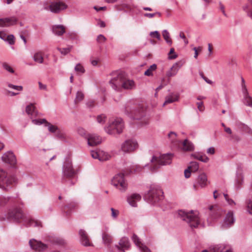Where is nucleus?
I'll return each mask as SVG.
<instances>
[{
    "label": "nucleus",
    "instance_id": "f257e3e1",
    "mask_svg": "<svg viewBox=\"0 0 252 252\" xmlns=\"http://www.w3.org/2000/svg\"><path fill=\"white\" fill-rule=\"evenodd\" d=\"M112 75L113 77L110 80L109 83L114 90L132 89L135 87L133 81L127 79L123 73L116 72L114 73Z\"/></svg>",
    "mask_w": 252,
    "mask_h": 252
},
{
    "label": "nucleus",
    "instance_id": "f03ea898",
    "mask_svg": "<svg viewBox=\"0 0 252 252\" xmlns=\"http://www.w3.org/2000/svg\"><path fill=\"white\" fill-rule=\"evenodd\" d=\"M7 218L8 219L14 220L16 221L23 220L27 223L28 226L42 227V223L40 221L31 219H27L22 210L19 208H15L14 209L9 210Z\"/></svg>",
    "mask_w": 252,
    "mask_h": 252
},
{
    "label": "nucleus",
    "instance_id": "7ed1b4c3",
    "mask_svg": "<svg viewBox=\"0 0 252 252\" xmlns=\"http://www.w3.org/2000/svg\"><path fill=\"white\" fill-rule=\"evenodd\" d=\"M125 112L132 119L138 121V123L142 126L146 125L149 123V118L146 116L143 110H134L132 106L127 105L125 107Z\"/></svg>",
    "mask_w": 252,
    "mask_h": 252
},
{
    "label": "nucleus",
    "instance_id": "20e7f679",
    "mask_svg": "<svg viewBox=\"0 0 252 252\" xmlns=\"http://www.w3.org/2000/svg\"><path fill=\"white\" fill-rule=\"evenodd\" d=\"M178 214L182 220L186 221L191 228L197 227L200 224L199 213L197 211L186 212L181 210Z\"/></svg>",
    "mask_w": 252,
    "mask_h": 252
},
{
    "label": "nucleus",
    "instance_id": "39448f33",
    "mask_svg": "<svg viewBox=\"0 0 252 252\" xmlns=\"http://www.w3.org/2000/svg\"><path fill=\"white\" fill-rule=\"evenodd\" d=\"M124 122L120 118L111 120L105 128L106 132L110 135H115L123 132L124 129Z\"/></svg>",
    "mask_w": 252,
    "mask_h": 252
},
{
    "label": "nucleus",
    "instance_id": "423d86ee",
    "mask_svg": "<svg viewBox=\"0 0 252 252\" xmlns=\"http://www.w3.org/2000/svg\"><path fill=\"white\" fill-rule=\"evenodd\" d=\"M16 178L0 168V188L5 191H9L16 182Z\"/></svg>",
    "mask_w": 252,
    "mask_h": 252
},
{
    "label": "nucleus",
    "instance_id": "0eeeda50",
    "mask_svg": "<svg viewBox=\"0 0 252 252\" xmlns=\"http://www.w3.org/2000/svg\"><path fill=\"white\" fill-rule=\"evenodd\" d=\"M172 157V155L169 154L162 155L159 158L154 156L151 160V171H156L161 165L170 164L171 162Z\"/></svg>",
    "mask_w": 252,
    "mask_h": 252
},
{
    "label": "nucleus",
    "instance_id": "6e6552de",
    "mask_svg": "<svg viewBox=\"0 0 252 252\" xmlns=\"http://www.w3.org/2000/svg\"><path fill=\"white\" fill-rule=\"evenodd\" d=\"M162 191L158 188H151L145 195V199L151 204L158 202L162 197Z\"/></svg>",
    "mask_w": 252,
    "mask_h": 252
},
{
    "label": "nucleus",
    "instance_id": "1a4fd4ad",
    "mask_svg": "<svg viewBox=\"0 0 252 252\" xmlns=\"http://www.w3.org/2000/svg\"><path fill=\"white\" fill-rule=\"evenodd\" d=\"M67 7V5L61 0H55L49 5L46 3L44 4V9L50 10L54 13H58L61 11L66 9Z\"/></svg>",
    "mask_w": 252,
    "mask_h": 252
},
{
    "label": "nucleus",
    "instance_id": "9d476101",
    "mask_svg": "<svg viewBox=\"0 0 252 252\" xmlns=\"http://www.w3.org/2000/svg\"><path fill=\"white\" fill-rule=\"evenodd\" d=\"M112 185L121 191H124L127 188V183L124 178V173L116 175L112 180Z\"/></svg>",
    "mask_w": 252,
    "mask_h": 252
},
{
    "label": "nucleus",
    "instance_id": "9b49d317",
    "mask_svg": "<svg viewBox=\"0 0 252 252\" xmlns=\"http://www.w3.org/2000/svg\"><path fill=\"white\" fill-rule=\"evenodd\" d=\"M138 147L136 141L133 139L126 140L121 145V150L126 153H130L136 150Z\"/></svg>",
    "mask_w": 252,
    "mask_h": 252
},
{
    "label": "nucleus",
    "instance_id": "f8f14e48",
    "mask_svg": "<svg viewBox=\"0 0 252 252\" xmlns=\"http://www.w3.org/2000/svg\"><path fill=\"white\" fill-rule=\"evenodd\" d=\"M75 172L73 169L71 160L69 159L66 160L63 165V178L71 179L75 176Z\"/></svg>",
    "mask_w": 252,
    "mask_h": 252
},
{
    "label": "nucleus",
    "instance_id": "ddd939ff",
    "mask_svg": "<svg viewBox=\"0 0 252 252\" xmlns=\"http://www.w3.org/2000/svg\"><path fill=\"white\" fill-rule=\"evenodd\" d=\"M184 63L185 62L182 61L178 62L175 63L170 69L167 71L166 76L168 78L167 80L168 83H169L170 82V78L174 76L177 74L178 70L183 65Z\"/></svg>",
    "mask_w": 252,
    "mask_h": 252
},
{
    "label": "nucleus",
    "instance_id": "4468645a",
    "mask_svg": "<svg viewBox=\"0 0 252 252\" xmlns=\"http://www.w3.org/2000/svg\"><path fill=\"white\" fill-rule=\"evenodd\" d=\"M2 161L11 166H14L17 163L16 157L14 154L9 152L5 153L2 157Z\"/></svg>",
    "mask_w": 252,
    "mask_h": 252
},
{
    "label": "nucleus",
    "instance_id": "2eb2a0df",
    "mask_svg": "<svg viewBox=\"0 0 252 252\" xmlns=\"http://www.w3.org/2000/svg\"><path fill=\"white\" fill-rule=\"evenodd\" d=\"M91 156L94 158L98 159L100 161H105L109 159L110 156L103 151H92Z\"/></svg>",
    "mask_w": 252,
    "mask_h": 252
},
{
    "label": "nucleus",
    "instance_id": "dca6fc26",
    "mask_svg": "<svg viewBox=\"0 0 252 252\" xmlns=\"http://www.w3.org/2000/svg\"><path fill=\"white\" fill-rule=\"evenodd\" d=\"M210 252H232V250L230 245L222 244L210 248Z\"/></svg>",
    "mask_w": 252,
    "mask_h": 252
},
{
    "label": "nucleus",
    "instance_id": "f3484780",
    "mask_svg": "<svg viewBox=\"0 0 252 252\" xmlns=\"http://www.w3.org/2000/svg\"><path fill=\"white\" fill-rule=\"evenodd\" d=\"M79 234L80 235L81 242L83 245L86 247L93 246L88 234L85 230L80 229L79 231Z\"/></svg>",
    "mask_w": 252,
    "mask_h": 252
},
{
    "label": "nucleus",
    "instance_id": "a211bd4d",
    "mask_svg": "<svg viewBox=\"0 0 252 252\" xmlns=\"http://www.w3.org/2000/svg\"><path fill=\"white\" fill-rule=\"evenodd\" d=\"M242 87L244 96V102L247 106L252 107V97L250 96L249 94L245 84V80L243 78H242Z\"/></svg>",
    "mask_w": 252,
    "mask_h": 252
},
{
    "label": "nucleus",
    "instance_id": "6ab92c4d",
    "mask_svg": "<svg viewBox=\"0 0 252 252\" xmlns=\"http://www.w3.org/2000/svg\"><path fill=\"white\" fill-rule=\"evenodd\" d=\"M29 243L32 249L39 252L44 251L47 248L46 244L34 239L31 240Z\"/></svg>",
    "mask_w": 252,
    "mask_h": 252
},
{
    "label": "nucleus",
    "instance_id": "aec40b11",
    "mask_svg": "<svg viewBox=\"0 0 252 252\" xmlns=\"http://www.w3.org/2000/svg\"><path fill=\"white\" fill-rule=\"evenodd\" d=\"M86 138L87 139L88 144L91 146L97 145L101 142V138L99 136L94 134H88Z\"/></svg>",
    "mask_w": 252,
    "mask_h": 252
},
{
    "label": "nucleus",
    "instance_id": "412c9836",
    "mask_svg": "<svg viewBox=\"0 0 252 252\" xmlns=\"http://www.w3.org/2000/svg\"><path fill=\"white\" fill-rule=\"evenodd\" d=\"M234 222L233 213L232 211H229L226 215L222 226L223 228H227L232 225Z\"/></svg>",
    "mask_w": 252,
    "mask_h": 252
},
{
    "label": "nucleus",
    "instance_id": "4be33fe9",
    "mask_svg": "<svg viewBox=\"0 0 252 252\" xmlns=\"http://www.w3.org/2000/svg\"><path fill=\"white\" fill-rule=\"evenodd\" d=\"M118 249L120 251L124 252L125 250H127L130 247V243L127 238H122L120 242L119 245L116 246Z\"/></svg>",
    "mask_w": 252,
    "mask_h": 252
},
{
    "label": "nucleus",
    "instance_id": "5701e85b",
    "mask_svg": "<svg viewBox=\"0 0 252 252\" xmlns=\"http://www.w3.org/2000/svg\"><path fill=\"white\" fill-rule=\"evenodd\" d=\"M141 199V196L139 194L133 193L127 197V202L132 207L137 206V202Z\"/></svg>",
    "mask_w": 252,
    "mask_h": 252
},
{
    "label": "nucleus",
    "instance_id": "b1692460",
    "mask_svg": "<svg viewBox=\"0 0 252 252\" xmlns=\"http://www.w3.org/2000/svg\"><path fill=\"white\" fill-rule=\"evenodd\" d=\"M197 182L198 185L202 188L206 187L209 183L208 181L206 174L204 173L200 174L198 176L197 179Z\"/></svg>",
    "mask_w": 252,
    "mask_h": 252
},
{
    "label": "nucleus",
    "instance_id": "393cba45",
    "mask_svg": "<svg viewBox=\"0 0 252 252\" xmlns=\"http://www.w3.org/2000/svg\"><path fill=\"white\" fill-rule=\"evenodd\" d=\"M132 240L135 245L139 248L141 252H151L150 250L140 241V239L135 234L132 236Z\"/></svg>",
    "mask_w": 252,
    "mask_h": 252
},
{
    "label": "nucleus",
    "instance_id": "a878e982",
    "mask_svg": "<svg viewBox=\"0 0 252 252\" xmlns=\"http://www.w3.org/2000/svg\"><path fill=\"white\" fill-rule=\"evenodd\" d=\"M17 21V19L14 17L9 18L0 19V26L8 27L12 26L15 24Z\"/></svg>",
    "mask_w": 252,
    "mask_h": 252
},
{
    "label": "nucleus",
    "instance_id": "bb28decb",
    "mask_svg": "<svg viewBox=\"0 0 252 252\" xmlns=\"http://www.w3.org/2000/svg\"><path fill=\"white\" fill-rule=\"evenodd\" d=\"M179 99V95L175 94H171L167 96L165 98V101L163 103V105L165 106V105L174 102L175 101H177Z\"/></svg>",
    "mask_w": 252,
    "mask_h": 252
},
{
    "label": "nucleus",
    "instance_id": "cd10ccee",
    "mask_svg": "<svg viewBox=\"0 0 252 252\" xmlns=\"http://www.w3.org/2000/svg\"><path fill=\"white\" fill-rule=\"evenodd\" d=\"M53 32L58 36L63 35L65 32L64 27L62 25L54 26L52 28Z\"/></svg>",
    "mask_w": 252,
    "mask_h": 252
},
{
    "label": "nucleus",
    "instance_id": "c85d7f7f",
    "mask_svg": "<svg viewBox=\"0 0 252 252\" xmlns=\"http://www.w3.org/2000/svg\"><path fill=\"white\" fill-rule=\"evenodd\" d=\"M39 124L46 123V126H48V130L51 132H56L58 133L59 132V130L56 126L52 125L51 124L48 123L45 120L42 119L40 120Z\"/></svg>",
    "mask_w": 252,
    "mask_h": 252
},
{
    "label": "nucleus",
    "instance_id": "c756f323",
    "mask_svg": "<svg viewBox=\"0 0 252 252\" xmlns=\"http://www.w3.org/2000/svg\"><path fill=\"white\" fill-rule=\"evenodd\" d=\"M183 150L185 151H191L194 149L193 144L188 140L186 139L182 143Z\"/></svg>",
    "mask_w": 252,
    "mask_h": 252
},
{
    "label": "nucleus",
    "instance_id": "7c9ffc66",
    "mask_svg": "<svg viewBox=\"0 0 252 252\" xmlns=\"http://www.w3.org/2000/svg\"><path fill=\"white\" fill-rule=\"evenodd\" d=\"M191 156L194 158L198 159L204 162H207L209 160V158L205 155L201 153H194L192 154Z\"/></svg>",
    "mask_w": 252,
    "mask_h": 252
},
{
    "label": "nucleus",
    "instance_id": "2f4dec72",
    "mask_svg": "<svg viewBox=\"0 0 252 252\" xmlns=\"http://www.w3.org/2000/svg\"><path fill=\"white\" fill-rule=\"evenodd\" d=\"M168 137L171 140V142L175 146H179L181 141L177 139V134L173 132H170L168 134Z\"/></svg>",
    "mask_w": 252,
    "mask_h": 252
},
{
    "label": "nucleus",
    "instance_id": "473e14b6",
    "mask_svg": "<svg viewBox=\"0 0 252 252\" xmlns=\"http://www.w3.org/2000/svg\"><path fill=\"white\" fill-rule=\"evenodd\" d=\"M102 240L104 243L107 246L111 244L112 242L111 236L106 232H104L102 234Z\"/></svg>",
    "mask_w": 252,
    "mask_h": 252
},
{
    "label": "nucleus",
    "instance_id": "72a5a7b5",
    "mask_svg": "<svg viewBox=\"0 0 252 252\" xmlns=\"http://www.w3.org/2000/svg\"><path fill=\"white\" fill-rule=\"evenodd\" d=\"M34 61L39 63H43V54L41 52H38L34 54L33 56Z\"/></svg>",
    "mask_w": 252,
    "mask_h": 252
},
{
    "label": "nucleus",
    "instance_id": "f704fd0d",
    "mask_svg": "<svg viewBox=\"0 0 252 252\" xmlns=\"http://www.w3.org/2000/svg\"><path fill=\"white\" fill-rule=\"evenodd\" d=\"M11 200V197L0 195V207L6 205Z\"/></svg>",
    "mask_w": 252,
    "mask_h": 252
},
{
    "label": "nucleus",
    "instance_id": "c9c22d12",
    "mask_svg": "<svg viewBox=\"0 0 252 252\" xmlns=\"http://www.w3.org/2000/svg\"><path fill=\"white\" fill-rule=\"evenodd\" d=\"M157 69V65L156 64H153L151 65L148 69L144 72V75L147 76H151L153 75V72Z\"/></svg>",
    "mask_w": 252,
    "mask_h": 252
},
{
    "label": "nucleus",
    "instance_id": "e433bc0d",
    "mask_svg": "<svg viewBox=\"0 0 252 252\" xmlns=\"http://www.w3.org/2000/svg\"><path fill=\"white\" fill-rule=\"evenodd\" d=\"M162 36L167 43L170 45L172 43V40L170 36V34L167 30H164L162 32Z\"/></svg>",
    "mask_w": 252,
    "mask_h": 252
},
{
    "label": "nucleus",
    "instance_id": "4c0bfd02",
    "mask_svg": "<svg viewBox=\"0 0 252 252\" xmlns=\"http://www.w3.org/2000/svg\"><path fill=\"white\" fill-rule=\"evenodd\" d=\"M35 109V107L34 106V105L33 104L31 103L26 107V112L28 115H32L33 114V113L34 112Z\"/></svg>",
    "mask_w": 252,
    "mask_h": 252
},
{
    "label": "nucleus",
    "instance_id": "58836bf2",
    "mask_svg": "<svg viewBox=\"0 0 252 252\" xmlns=\"http://www.w3.org/2000/svg\"><path fill=\"white\" fill-rule=\"evenodd\" d=\"M74 69L78 74H82L85 72L84 67L80 63L77 64Z\"/></svg>",
    "mask_w": 252,
    "mask_h": 252
},
{
    "label": "nucleus",
    "instance_id": "ea45409f",
    "mask_svg": "<svg viewBox=\"0 0 252 252\" xmlns=\"http://www.w3.org/2000/svg\"><path fill=\"white\" fill-rule=\"evenodd\" d=\"M188 168L192 171V172H194L197 171L199 168L198 163L196 162H191Z\"/></svg>",
    "mask_w": 252,
    "mask_h": 252
},
{
    "label": "nucleus",
    "instance_id": "a19ab883",
    "mask_svg": "<svg viewBox=\"0 0 252 252\" xmlns=\"http://www.w3.org/2000/svg\"><path fill=\"white\" fill-rule=\"evenodd\" d=\"M84 98V95L81 92H77L76 94V98L75 99V103L77 104L82 101Z\"/></svg>",
    "mask_w": 252,
    "mask_h": 252
},
{
    "label": "nucleus",
    "instance_id": "79ce46f5",
    "mask_svg": "<svg viewBox=\"0 0 252 252\" xmlns=\"http://www.w3.org/2000/svg\"><path fill=\"white\" fill-rule=\"evenodd\" d=\"M177 57V55L175 52L174 49L172 48L170 49L168 53V59L170 60L175 59Z\"/></svg>",
    "mask_w": 252,
    "mask_h": 252
},
{
    "label": "nucleus",
    "instance_id": "37998d69",
    "mask_svg": "<svg viewBox=\"0 0 252 252\" xmlns=\"http://www.w3.org/2000/svg\"><path fill=\"white\" fill-rule=\"evenodd\" d=\"M106 117L104 114L97 116L96 120L97 122L101 124H103L106 122Z\"/></svg>",
    "mask_w": 252,
    "mask_h": 252
},
{
    "label": "nucleus",
    "instance_id": "c03bdc74",
    "mask_svg": "<svg viewBox=\"0 0 252 252\" xmlns=\"http://www.w3.org/2000/svg\"><path fill=\"white\" fill-rule=\"evenodd\" d=\"M2 66L6 70L8 71L9 72L11 73H13L14 72V70L12 68V67L7 63H3L2 64Z\"/></svg>",
    "mask_w": 252,
    "mask_h": 252
},
{
    "label": "nucleus",
    "instance_id": "a18cd8bd",
    "mask_svg": "<svg viewBox=\"0 0 252 252\" xmlns=\"http://www.w3.org/2000/svg\"><path fill=\"white\" fill-rule=\"evenodd\" d=\"M7 86L9 88L18 91H22L23 89V87L21 86H16L10 83H8Z\"/></svg>",
    "mask_w": 252,
    "mask_h": 252
},
{
    "label": "nucleus",
    "instance_id": "49530a36",
    "mask_svg": "<svg viewBox=\"0 0 252 252\" xmlns=\"http://www.w3.org/2000/svg\"><path fill=\"white\" fill-rule=\"evenodd\" d=\"M106 40V38L102 34L98 35L96 38V41L99 43H104Z\"/></svg>",
    "mask_w": 252,
    "mask_h": 252
},
{
    "label": "nucleus",
    "instance_id": "de8ad7c7",
    "mask_svg": "<svg viewBox=\"0 0 252 252\" xmlns=\"http://www.w3.org/2000/svg\"><path fill=\"white\" fill-rule=\"evenodd\" d=\"M111 216L113 219H116L119 215V211L118 210H116L113 208H111Z\"/></svg>",
    "mask_w": 252,
    "mask_h": 252
},
{
    "label": "nucleus",
    "instance_id": "09e8293b",
    "mask_svg": "<svg viewBox=\"0 0 252 252\" xmlns=\"http://www.w3.org/2000/svg\"><path fill=\"white\" fill-rule=\"evenodd\" d=\"M117 7H118L117 9L119 10H127L130 9V6L127 4H123L121 5L117 6Z\"/></svg>",
    "mask_w": 252,
    "mask_h": 252
},
{
    "label": "nucleus",
    "instance_id": "8fccbe9b",
    "mask_svg": "<svg viewBox=\"0 0 252 252\" xmlns=\"http://www.w3.org/2000/svg\"><path fill=\"white\" fill-rule=\"evenodd\" d=\"M224 196L225 200L227 201L229 205L230 206H234L236 205V203L231 199L228 197V195L227 194H224Z\"/></svg>",
    "mask_w": 252,
    "mask_h": 252
},
{
    "label": "nucleus",
    "instance_id": "3c124183",
    "mask_svg": "<svg viewBox=\"0 0 252 252\" xmlns=\"http://www.w3.org/2000/svg\"><path fill=\"white\" fill-rule=\"evenodd\" d=\"M151 37H155L159 40L160 39V35L159 33L157 31L152 32L150 33Z\"/></svg>",
    "mask_w": 252,
    "mask_h": 252
},
{
    "label": "nucleus",
    "instance_id": "603ef678",
    "mask_svg": "<svg viewBox=\"0 0 252 252\" xmlns=\"http://www.w3.org/2000/svg\"><path fill=\"white\" fill-rule=\"evenodd\" d=\"M142 168L139 165H135L134 166L130 171V173H138L140 172L142 170Z\"/></svg>",
    "mask_w": 252,
    "mask_h": 252
},
{
    "label": "nucleus",
    "instance_id": "864d4df0",
    "mask_svg": "<svg viewBox=\"0 0 252 252\" xmlns=\"http://www.w3.org/2000/svg\"><path fill=\"white\" fill-rule=\"evenodd\" d=\"M156 15H158V17H160L161 14L159 12H157L155 13H145L144 14L145 17H148L149 18H152L156 16Z\"/></svg>",
    "mask_w": 252,
    "mask_h": 252
},
{
    "label": "nucleus",
    "instance_id": "5fc2aeb1",
    "mask_svg": "<svg viewBox=\"0 0 252 252\" xmlns=\"http://www.w3.org/2000/svg\"><path fill=\"white\" fill-rule=\"evenodd\" d=\"M196 105H197L198 109L200 111L203 112L204 110L205 107L203 105V102L202 101L197 102Z\"/></svg>",
    "mask_w": 252,
    "mask_h": 252
},
{
    "label": "nucleus",
    "instance_id": "6e6d98bb",
    "mask_svg": "<svg viewBox=\"0 0 252 252\" xmlns=\"http://www.w3.org/2000/svg\"><path fill=\"white\" fill-rule=\"evenodd\" d=\"M202 47H194L193 48V50L195 52V54L194 56V57L196 59L198 57V54L199 52H200L202 51Z\"/></svg>",
    "mask_w": 252,
    "mask_h": 252
},
{
    "label": "nucleus",
    "instance_id": "4d7b16f0",
    "mask_svg": "<svg viewBox=\"0 0 252 252\" xmlns=\"http://www.w3.org/2000/svg\"><path fill=\"white\" fill-rule=\"evenodd\" d=\"M58 50L63 55H66L68 53H69L70 51V48H58Z\"/></svg>",
    "mask_w": 252,
    "mask_h": 252
},
{
    "label": "nucleus",
    "instance_id": "13d9d810",
    "mask_svg": "<svg viewBox=\"0 0 252 252\" xmlns=\"http://www.w3.org/2000/svg\"><path fill=\"white\" fill-rule=\"evenodd\" d=\"M14 37L13 35H7L6 40L9 43V44H13L14 43Z\"/></svg>",
    "mask_w": 252,
    "mask_h": 252
},
{
    "label": "nucleus",
    "instance_id": "bf43d9fd",
    "mask_svg": "<svg viewBox=\"0 0 252 252\" xmlns=\"http://www.w3.org/2000/svg\"><path fill=\"white\" fill-rule=\"evenodd\" d=\"M167 82H164V79H163L161 81V84L159 86H158L156 90V92L157 93L158 91H159L160 89H161L164 86H166L167 84Z\"/></svg>",
    "mask_w": 252,
    "mask_h": 252
},
{
    "label": "nucleus",
    "instance_id": "052dcab7",
    "mask_svg": "<svg viewBox=\"0 0 252 252\" xmlns=\"http://www.w3.org/2000/svg\"><path fill=\"white\" fill-rule=\"evenodd\" d=\"M179 36L184 40V42H185V44L187 45L188 44V40L186 39V36H185L184 32H180V33H179Z\"/></svg>",
    "mask_w": 252,
    "mask_h": 252
},
{
    "label": "nucleus",
    "instance_id": "680f3d73",
    "mask_svg": "<svg viewBox=\"0 0 252 252\" xmlns=\"http://www.w3.org/2000/svg\"><path fill=\"white\" fill-rule=\"evenodd\" d=\"M201 76L202 78L206 82H207L208 84H212L213 83V82L208 79L206 76H204L203 73L201 72L200 73Z\"/></svg>",
    "mask_w": 252,
    "mask_h": 252
},
{
    "label": "nucleus",
    "instance_id": "e2e57ef3",
    "mask_svg": "<svg viewBox=\"0 0 252 252\" xmlns=\"http://www.w3.org/2000/svg\"><path fill=\"white\" fill-rule=\"evenodd\" d=\"M192 171L189 168L186 169L184 172L185 176L186 178H188L190 176V173Z\"/></svg>",
    "mask_w": 252,
    "mask_h": 252
},
{
    "label": "nucleus",
    "instance_id": "0e129e2a",
    "mask_svg": "<svg viewBox=\"0 0 252 252\" xmlns=\"http://www.w3.org/2000/svg\"><path fill=\"white\" fill-rule=\"evenodd\" d=\"M91 62L93 66H96L98 64V63L99 62V60H98V59L91 58Z\"/></svg>",
    "mask_w": 252,
    "mask_h": 252
},
{
    "label": "nucleus",
    "instance_id": "69168bd1",
    "mask_svg": "<svg viewBox=\"0 0 252 252\" xmlns=\"http://www.w3.org/2000/svg\"><path fill=\"white\" fill-rule=\"evenodd\" d=\"M250 9L248 11V15L252 19V0L250 2Z\"/></svg>",
    "mask_w": 252,
    "mask_h": 252
},
{
    "label": "nucleus",
    "instance_id": "338daca9",
    "mask_svg": "<svg viewBox=\"0 0 252 252\" xmlns=\"http://www.w3.org/2000/svg\"><path fill=\"white\" fill-rule=\"evenodd\" d=\"M7 35L4 32H0V38L6 40Z\"/></svg>",
    "mask_w": 252,
    "mask_h": 252
},
{
    "label": "nucleus",
    "instance_id": "774afa93",
    "mask_svg": "<svg viewBox=\"0 0 252 252\" xmlns=\"http://www.w3.org/2000/svg\"><path fill=\"white\" fill-rule=\"evenodd\" d=\"M215 148L213 147L209 148L207 150V151L208 154H211V155H213L215 153Z\"/></svg>",
    "mask_w": 252,
    "mask_h": 252
}]
</instances>
